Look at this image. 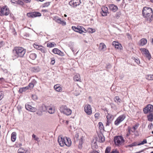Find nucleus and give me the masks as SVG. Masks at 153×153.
Wrapping results in <instances>:
<instances>
[{
	"label": "nucleus",
	"mask_w": 153,
	"mask_h": 153,
	"mask_svg": "<svg viewBox=\"0 0 153 153\" xmlns=\"http://www.w3.org/2000/svg\"><path fill=\"white\" fill-rule=\"evenodd\" d=\"M106 46L103 43H101L100 44L99 48L100 50L102 51H104Z\"/></svg>",
	"instance_id": "obj_25"
},
{
	"label": "nucleus",
	"mask_w": 153,
	"mask_h": 153,
	"mask_svg": "<svg viewBox=\"0 0 153 153\" xmlns=\"http://www.w3.org/2000/svg\"><path fill=\"white\" fill-rule=\"evenodd\" d=\"M47 111L48 112L51 114H53L55 112L54 108L49 106H48Z\"/></svg>",
	"instance_id": "obj_23"
},
{
	"label": "nucleus",
	"mask_w": 153,
	"mask_h": 153,
	"mask_svg": "<svg viewBox=\"0 0 153 153\" xmlns=\"http://www.w3.org/2000/svg\"><path fill=\"white\" fill-rule=\"evenodd\" d=\"M1 12L2 16H7L9 13V11L6 7H4L1 9Z\"/></svg>",
	"instance_id": "obj_11"
},
{
	"label": "nucleus",
	"mask_w": 153,
	"mask_h": 153,
	"mask_svg": "<svg viewBox=\"0 0 153 153\" xmlns=\"http://www.w3.org/2000/svg\"><path fill=\"white\" fill-rule=\"evenodd\" d=\"M106 118L107 120H111L112 121L114 119L113 116L109 114H108Z\"/></svg>",
	"instance_id": "obj_36"
},
{
	"label": "nucleus",
	"mask_w": 153,
	"mask_h": 153,
	"mask_svg": "<svg viewBox=\"0 0 153 153\" xmlns=\"http://www.w3.org/2000/svg\"><path fill=\"white\" fill-rule=\"evenodd\" d=\"M58 23L61 25L62 26H65L66 25V22L65 21L61 20V18L60 19Z\"/></svg>",
	"instance_id": "obj_37"
},
{
	"label": "nucleus",
	"mask_w": 153,
	"mask_h": 153,
	"mask_svg": "<svg viewBox=\"0 0 153 153\" xmlns=\"http://www.w3.org/2000/svg\"><path fill=\"white\" fill-rule=\"evenodd\" d=\"M60 19V18L58 17H55L54 18V19H53V20L58 23Z\"/></svg>",
	"instance_id": "obj_50"
},
{
	"label": "nucleus",
	"mask_w": 153,
	"mask_h": 153,
	"mask_svg": "<svg viewBox=\"0 0 153 153\" xmlns=\"http://www.w3.org/2000/svg\"><path fill=\"white\" fill-rule=\"evenodd\" d=\"M59 110L62 113L68 116L71 115L72 113V111L65 105L61 106L60 107Z\"/></svg>",
	"instance_id": "obj_3"
},
{
	"label": "nucleus",
	"mask_w": 153,
	"mask_h": 153,
	"mask_svg": "<svg viewBox=\"0 0 153 153\" xmlns=\"http://www.w3.org/2000/svg\"><path fill=\"white\" fill-rule=\"evenodd\" d=\"M4 94L2 92H0V100H1L3 97Z\"/></svg>",
	"instance_id": "obj_58"
},
{
	"label": "nucleus",
	"mask_w": 153,
	"mask_h": 153,
	"mask_svg": "<svg viewBox=\"0 0 153 153\" xmlns=\"http://www.w3.org/2000/svg\"><path fill=\"white\" fill-rule=\"evenodd\" d=\"M98 125L100 128H101V129H102V128L104 127L103 124L102 122H99L98 123Z\"/></svg>",
	"instance_id": "obj_51"
},
{
	"label": "nucleus",
	"mask_w": 153,
	"mask_h": 153,
	"mask_svg": "<svg viewBox=\"0 0 153 153\" xmlns=\"http://www.w3.org/2000/svg\"><path fill=\"white\" fill-rule=\"evenodd\" d=\"M134 61L136 62L138 64H139L140 63V62L139 59H138L134 58Z\"/></svg>",
	"instance_id": "obj_57"
},
{
	"label": "nucleus",
	"mask_w": 153,
	"mask_h": 153,
	"mask_svg": "<svg viewBox=\"0 0 153 153\" xmlns=\"http://www.w3.org/2000/svg\"><path fill=\"white\" fill-rule=\"evenodd\" d=\"M111 150V148L110 147H107L105 150V153H110Z\"/></svg>",
	"instance_id": "obj_45"
},
{
	"label": "nucleus",
	"mask_w": 153,
	"mask_h": 153,
	"mask_svg": "<svg viewBox=\"0 0 153 153\" xmlns=\"http://www.w3.org/2000/svg\"><path fill=\"white\" fill-rule=\"evenodd\" d=\"M27 150L24 149L23 148L21 147L18 150V153H27Z\"/></svg>",
	"instance_id": "obj_27"
},
{
	"label": "nucleus",
	"mask_w": 153,
	"mask_h": 153,
	"mask_svg": "<svg viewBox=\"0 0 153 153\" xmlns=\"http://www.w3.org/2000/svg\"><path fill=\"white\" fill-rule=\"evenodd\" d=\"M33 46L35 48L41 51L42 52L44 53L46 52V50L44 47L42 46H39L35 44H34Z\"/></svg>",
	"instance_id": "obj_13"
},
{
	"label": "nucleus",
	"mask_w": 153,
	"mask_h": 153,
	"mask_svg": "<svg viewBox=\"0 0 153 153\" xmlns=\"http://www.w3.org/2000/svg\"><path fill=\"white\" fill-rule=\"evenodd\" d=\"M80 3V0H72L69 2V4L71 6L75 7L79 5Z\"/></svg>",
	"instance_id": "obj_10"
},
{
	"label": "nucleus",
	"mask_w": 153,
	"mask_h": 153,
	"mask_svg": "<svg viewBox=\"0 0 153 153\" xmlns=\"http://www.w3.org/2000/svg\"><path fill=\"white\" fill-rule=\"evenodd\" d=\"M139 126V124L137 123L131 129L135 130L137 129Z\"/></svg>",
	"instance_id": "obj_44"
},
{
	"label": "nucleus",
	"mask_w": 153,
	"mask_h": 153,
	"mask_svg": "<svg viewBox=\"0 0 153 153\" xmlns=\"http://www.w3.org/2000/svg\"><path fill=\"white\" fill-rule=\"evenodd\" d=\"M10 2L12 4H17V1H15V0H11Z\"/></svg>",
	"instance_id": "obj_62"
},
{
	"label": "nucleus",
	"mask_w": 153,
	"mask_h": 153,
	"mask_svg": "<svg viewBox=\"0 0 153 153\" xmlns=\"http://www.w3.org/2000/svg\"><path fill=\"white\" fill-rule=\"evenodd\" d=\"M138 144L136 142H134L132 144L128 145V147H132L133 146H139L138 145Z\"/></svg>",
	"instance_id": "obj_40"
},
{
	"label": "nucleus",
	"mask_w": 153,
	"mask_h": 153,
	"mask_svg": "<svg viewBox=\"0 0 153 153\" xmlns=\"http://www.w3.org/2000/svg\"><path fill=\"white\" fill-rule=\"evenodd\" d=\"M109 8L110 10L113 12H115L118 9L117 6L113 4H111L109 6Z\"/></svg>",
	"instance_id": "obj_17"
},
{
	"label": "nucleus",
	"mask_w": 153,
	"mask_h": 153,
	"mask_svg": "<svg viewBox=\"0 0 153 153\" xmlns=\"http://www.w3.org/2000/svg\"><path fill=\"white\" fill-rule=\"evenodd\" d=\"M16 136H11V140L13 142H14L16 139Z\"/></svg>",
	"instance_id": "obj_54"
},
{
	"label": "nucleus",
	"mask_w": 153,
	"mask_h": 153,
	"mask_svg": "<svg viewBox=\"0 0 153 153\" xmlns=\"http://www.w3.org/2000/svg\"><path fill=\"white\" fill-rule=\"evenodd\" d=\"M128 133L126 134V137H128L131 134V127H128Z\"/></svg>",
	"instance_id": "obj_48"
},
{
	"label": "nucleus",
	"mask_w": 153,
	"mask_h": 153,
	"mask_svg": "<svg viewBox=\"0 0 153 153\" xmlns=\"http://www.w3.org/2000/svg\"><path fill=\"white\" fill-rule=\"evenodd\" d=\"M58 23L61 25L62 26H65L66 25V22L65 21L61 20V18L60 19Z\"/></svg>",
	"instance_id": "obj_38"
},
{
	"label": "nucleus",
	"mask_w": 153,
	"mask_h": 153,
	"mask_svg": "<svg viewBox=\"0 0 153 153\" xmlns=\"http://www.w3.org/2000/svg\"><path fill=\"white\" fill-rule=\"evenodd\" d=\"M53 52L55 54H58L60 56H64V53L58 48H55L52 50Z\"/></svg>",
	"instance_id": "obj_15"
},
{
	"label": "nucleus",
	"mask_w": 153,
	"mask_h": 153,
	"mask_svg": "<svg viewBox=\"0 0 153 153\" xmlns=\"http://www.w3.org/2000/svg\"><path fill=\"white\" fill-rule=\"evenodd\" d=\"M72 28L75 31L78 32L80 33L87 32L86 30L82 27L80 26H78L77 27L75 26H73Z\"/></svg>",
	"instance_id": "obj_5"
},
{
	"label": "nucleus",
	"mask_w": 153,
	"mask_h": 153,
	"mask_svg": "<svg viewBox=\"0 0 153 153\" xmlns=\"http://www.w3.org/2000/svg\"><path fill=\"white\" fill-rule=\"evenodd\" d=\"M102 11L101 13L102 16H105L107 15V13H108V10L107 7H103L101 8Z\"/></svg>",
	"instance_id": "obj_14"
},
{
	"label": "nucleus",
	"mask_w": 153,
	"mask_h": 153,
	"mask_svg": "<svg viewBox=\"0 0 153 153\" xmlns=\"http://www.w3.org/2000/svg\"><path fill=\"white\" fill-rule=\"evenodd\" d=\"M112 120H108L107 121V122L106 123V126H109L110 124L111 123Z\"/></svg>",
	"instance_id": "obj_52"
},
{
	"label": "nucleus",
	"mask_w": 153,
	"mask_h": 153,
	"mask_svg": "<svg viewBox=\"0 0 153 153\" xmlns=\"http://www.w3.org/2000/svg\"><path fill=\"white\" fill-rule=\"evenodd\" d=\"M114 141L116 145H121L124 142L123 137L120 136H115L114 138Z\"/></svg>",
	"instance_id": "obj_4"
},
{
	"label": "nucleus",
	"mask_w": 153,
	"mask_h": 153,
	"mask_svg": "<svg viewBox=\"0 0 153 153\" xmlns=\"http://www.w3.org/2000/svg\"><path fill=\"white\" fill-rule=\"evenodd\" d=\"M145 56L149 60H150L151 58V54L149 52V53H147V54H146Z\"/></svg>",
	"instance_id": "obj_43"
},
{
	"label": "nucleus",
	"mask_w": 153,
	"mask_h": 153,
	"mask_svg": "<svg viewBox=\"0 0 153 153\" xmlns=\"http://www.w3.org/2000/svg\"><path fill=\"white\" fill-rule=\"evenodd\" d=\"M58 23L61 25L62 26H65L66 25V22L65 21L61 20V18L60 19Z\"/></svg>",
	"instance_id": "obj_39"
},
{
	"label": "nucleus",
	"mask_w": 153,
	"mask_h": 153,
	"mask_svg": "<svg viewBox=\"0 0 153 153\" xmlns=\"http://www.w3.org/2000/svg\"><path fill=\"white\" fill-rule=\"evenodd\" d=\"M54 88L57 91L61 92L62 91V89L61 87L59 84H56L54 86Z\"/></svg>",
	"instance_id": "obj_19"
},
{
	"label": "nucleus",
	"mask_w": 153,
	"mask_h": 153,
	"mask_svg": "<svg viewBox=\"0 0 153 153\" xmlns=\"http://www.w3.org/2000/svg\"><path fill=\"white\" fill-rule=\"evenodd\" d=\"M146 78L149 80H153V74H149L146 75Z\"/></svg>",
	"instance_id": "obj_33"
},
{
	"label": "nucleus",
	"mask_w": 153,
	"mask_h": 153,
	"mask_svg": "<svg viewBox=\"0 0 153 153\" xmlns=\"http://www.w3.org/2000/svg\"><path fill=\"white\" fill-rule=\"evenodd\" d=\"M73 78L74 80L76 81H79L80 80V76L79 74L76 75Z\"/></svg>",
	"instance_id": "obj_30"
},
{
	"label": "nucleus",
	"mask_w": 153,
	"mask_h": 153,
	"mask_svg": "<svg viewBox=\"0 0 153 153\" xmlns=\"http://www.w3.org/2000/svg\"><path fill=\"white\" fill-rule=\"evenodd\" d=\"M126 118V116L125 114H122L119 116L114 122V124L118 126L119 124L123 121Z\"/></svg>",
	"instance_id": "obj_7"
},
{
	"label": "nucleus",
	"mask_w": 153,
	"mask_h": 153,
	"mask_svg": "<svg viewBox=\"0 0 153 153\" xmlns=\"http://www.w3.org/2000/svg\"><path fill=\"white\" fill-rule=\"evenodd\" d=\"M147 143V140L146 139H144L140 143L138 144V145L140 146L142 145H143L145 143Z\"/></svg>",
	"instance_id": "obj_46"
},
{
	"label": "nucleus",
	"mask_w": 153,
	"mask_h": 153,
	"mask_svg": "<svg viewBox=\"0 0 153 153\" xmlns=\"http://www.w3.org/2000/svg\"><path fill=\"white\" fill-rule=\"evenodd\" d=\"M143 54H144L145 55L147 54V53H149V51L148 50H146L145 48H141L140 49Z\"/></svg>",
	"instance_id": "obj_32"
},
{
	"label": "nucleus",
	"mask_w": 153,
	"mask_h": 153,
	"mask_svg": "<svg viewBox=\"0 0 153 153\" xmlns=\"http://www.w3.org/2000/svg\"><path fill=\"white\" fill-rule=\"evenodd\" d=\"M37 55L35 53H31L30 54L29 57L32 60H34L36 57Z\"/></svg>",
	"instance_id": "obj_35"
},
{
	"label": "nucleus",
	"mask_w": 153,
	"mask_h": 153,
	"mask_svg": "<svg viewBox=\"0 0 153 153\" xmlns=\"http://www.w3.org/2000/svg\"><path fill=\"white\" fill-rule=\"evenodd\" d=\"M112 44L114 46L116 49H119L120 48V47L121 46L120 44L118 42H116V41L113 42H112Z\"/></svg>",
	"instance_id": "obj_20"
},
{
	"label": "nucleus",
	"mask_w": 153,
	"mask_h": 153,
	"mask_svg": "<svg viewBox=\"0 0 153 153\" xmlns=\"http://www.w3.org/2000/svg\"><path fill=\"white\" fill-rule=\"evenodd\" d=\"M84 111L87 114L91 115L92 113L91 108L90 105L86 104L84 107Z\"/></svg>",
	"instance_id": "obj_9"
},
{
	"label": "nucleus",
	"mask_w": 153,
	"mask_h": 153,
	"mask_svg": "<svg viewBox=\"0 0 153 153\" xmlns=\"http://www.w3.org/2000/svg\"><path fill=\"white\" fill-rule=\"evenodd\" d=\"M55 59L54 58H51V63L52 65L54 64L55 63Z\"/></svg>",
	"instance_id": "obj_53"
},
{
	"label": "nucleus",
	"mask_w": 153,
	"mask_h": 153,
	"mask_svg": "<svg viewBox=\"0 0 153 153\" xmlns=\"http://www.w3.org/2000/svg\"><path fill=\"white\" fill-rule=\"evenodd\" d=\"M83 137H82L80 139H79L78 141H77V142L78 143V148L79 149H81L82 148V144L83 143Z\"/></svg>",
	"instance_id": "obj_22"
},
{
	"label": "nucleus",
	"mask_w": 153,
	"mask_h": 153,
	"mask_svg": "<svg viewBox=\"0 0 153 153\" xmlns=\"http://www.w3.org/2000/svg\"><path fill=\"white\" fill-rule=\"evenodd\" d=\"M147 118L148 121L152 122L153 121V112L150 113L147 116Z\"/></svg>",
	"instance_id": "obj_24"
},
{
	"label": "nucleus",
	"mask_w": 153,
	"mask_h": 153,
	"mask_svg": "<svg viewBox=\"0 0 153 153\" xmlns=\"http://www.w3.org/2000/svg\"><path fill=\"white\" fill-rule=\"evenodd\" d=\"M31 82L34 85L36 84L37 83V82L35 80L33 79Z\"/></svg>",
	"instance_id": "obj_64"
},
{
	"label": "nucleus",
	"mask_w": 153,
	"mask_h": 153,
	"mask_svg": "<svg viewBox=\"0 0 153 153\" xmlns=\"http://www.w3.org/2000/svg\"><path fill=\"white\" fill-rule=\"evenodd\" d=\"M56 45V44L54 42H49L47 44V47L49 48H52L54 46H55Z\"/></svg>",
	"instance_id": "obj_31"
},
{
	"label": "nucleus",
	"mask_w": 153,
	"mask_h": 153,
	"mask_svg": "<svg viewBox=\"0 0 153 153\" xmlns=\"http://www.w3.org/2000/svg\"><path fill=\"white\" fill-rule=\"evenodd\" d=\"M48 106H46L45 105H42L40 107V110L42 111H47Z\"/></svg>",
	"instance_id": "obj_29"
},
{
	"label": "nucleus",
	"mask_w": 153,
	"mask_h": 153,
	"mask_svg": "<svg viewBox=\"0 0 153 153\" xmlns=\"http://www.w3.org/2000/svg\"><path fill=\"white\" fill-rule=\"evenodd\" d=\"M153 126V125L152 123H150L149 124L148 126L149 127L150 129H151L152 128Z\"/></svg>",
	"instance_id": "obj_63"
},
{
	"label": "nucleus",
	"mask_w": 153,
	"mask_h": 153,
	"mask_svg": "<svg viewBox=\"0 0 153 153\" xmlns=\"http://www.w3.org/2000/svg\"><path fill=\"white\" fill-rule=\"evenodd\" d=\"M147 43V40L145 38L142 39L140 41L139 45L141 46H143Z\"/></svg>",
	"instance_id": "obj_21"
},
{
	"label": "nucleus",
	"mask_w": 153,
	"mask_h": 153,
	"mask_svg": "<svg viewBox=\"0 0 153 153\" xmlns=\"http://www.w3.org/2000/svg\"><path fill=\"white\" fill-rule=\"evenodd\" d=\"M32 97L33 100H36L37 99V96L35 95H32Z\"/></svg>",
	"instance_id": "obj_60"
},
{
	"label": "nucleus",
	"mask_w": 153,
	"mask_h": 153,
	"mask_svg": "<svg viewBox=\"0 0 153 153\" xmlns=\"http://www.w3.org/2000/svg\"><path fill=\"white\" fill-rule=\"evenodd\" d=\"M114 100L115 102L117 103H121V100L119 96H116L114 98Z\"/></svg>",
	"instance_id": "obj_28"
},
{
	"label": "nucleus",
	"mask_w": 153,
	"mask_h": 153,
	"mask_svg": "<svg viewBox=\"0 0 153 153\" xmlns=\"http://www.w3.org/2000/svg\"><path fill=\"white\" fill-rule=\"evenodd\" d=\"M50 2H48L45 3L42 5L43 7H48L49 5H50Z\"/></svg>",
	"instance_id": "obj_49"
},
{
	"label": "nucleus",
	"mask_w": 153,
	"mask_h": 153,
	"mask_svg": "<svg viewBox=\"0 0 153 153\" xmlns=\"http://www.w3.org/2000/svg\"><path fill=\"white\" fill-rule=\"evenodd\" d=\"M88 31L91 33H93L95 31V30L94 29L89 28L88 29Z\"/></svg>",
	"instance_id": "obj_56"
},
{
	"label": "nucleus",
	"mask_w": 153,
	"mask_h": 153,
	"mask_svg": "<svg viewBox=\"0 0 153 153\" xmlns=\"http://www.w3.org/2000/svg\"><path fill=\"white\" fill-rule=\"evenodd\" d=\"M26 109L30 111L35 112L36 111V108H35L33 107L31 105H29L28 103H26L25 105Z\"/></svg>",
	"instance_id": "obj_12"
},
{
	"label": "nucleus",
	"mask_w": 153,
	"mask_h": 153,
	"mask_svg": "<svg viewBox=\"0 0 153 153\" xmlns=\"http://www.w3.org/2000/svg\"><path fill=\"white\" fill-rule=\"evenodd\" d=\"M152 9L149 7H145L143 9L142 11V14L144 18H147L146 20L149 21L150 22L152 20L153 17L152 13Z\"/></svg>",
	"instance_id": "obj_1"
},
{
	"label": "nucleus",
	"mask_w": 153,
	"mask_h": 153,
	"mask_svg": "<svg viewBox=\"0 0 153 153\" xmlns=\"http://www.w3.org/2000/svg\"><path fill=\"white\" fill-rule=\"evenodd\" d=\"M65 141L64 144L68 147H69L71 145V142L70 138L65 137Z\"/></svg>",
	"instance_id": "obj_18"
},
{
	"label": "nucleus",
	"mask_w": 153,
	"mask_h": 153,
	"mask_svg": "<svg viewBox=\"0 0 153 153\" xmlns=\"http://www.w3.org/2000/svg\"><path fill=\"white\" fill-rule=\"evenodd\" d=\"M65 137L63 138L62 137L60 138L59 137L58 139V142L59 143V145L61 146H64V143H65Z\"/></svg>",
	"instance_id": "obj_16"
},
{
	"label": "nucleus",
	"mask_w": 153,
	"mask_h": 153,
	"mask_svg": "<svg viewBox=\"0 0 153 153\" xmlns=\"http://www.w3.org/2000/svg\"><path fill=\"white\" fill-rule=\"evenodd\" d=\"M88 153H99V152L96 150H92L90 151Z\"/></svg>",
	"instance_id": "obj_59"
},
{
	"label": "nucleus",
	"mask_w": 153,
	"mask_h": 153,
	"mask_svg": "<svg viewBox=\"0 0 153 153\" xmlns=\"http://www.w3.org/2000/svg\"><path fill=\"white\" fill-rule=\"evenodd\" d=\"M34 85L33 84V83L31 82L28 85L27 87V88L29 89L30 88L31 89H32L34 87Z\"/></svg>",
	"instance_id": "obj_42"
},
{
	"label": "nucleus",
	"mask_w": 153,
	"mask_h": 153,
	"mask_svg": "<svg viewBox=\"0 0 153 153\" xmlns=\"http://www.w3.org/2000/svg\"><path fill=\"white\" fill-rule=\"evenodd\" d=\"M27 89H28L27 88V86L21 88L19 90V92L20 93H22L24 91H26Z\"/></svg>",
	"instance_id": "obj_34"
},
{
	"label": "nucleus",
	"mask_w": 153,
	"mask_h": 153,
	"mask_svg": "<svg viewBox=\"0 0 153 153\" xmlns=\"http://www.w3.org/2000/svg\"><path fill=\"white\" fill-rule=\"evenodd\" d=\"M27 16L30 18H34L40 16H41V14L39 12H35L28 13L27 14Z\"/></svg>",
	"instance_id": "obj_8"
},
{
	"label": "nucleus",
	"mask_w": 153,
	"mask_h": 153,
	"mask_svg": "<svg viewBox=\"0 0 153 153\" xmlns=\"http://www.w3.org/2000/svg\"><path fill=\"white\" fill-rule=\"evenodd\" d=\"M17 4L22 6H23L24 4L23 2L19 0L18 1H17Z\"/></svg>",
	"instance_id": "obj_47"
},
{
	"label": "nucleus",
	"mask_w": 153,
	"mask_h": 153,
	"mask_svg": "<svg viewBox=\"0 0 153 153\" xmlns=\"http://www.w3.org/2000/svg\"><path fill=\"white\" fill-rule=\"evenodd\" d=\"M98 137H99V142L102 143L104 141L105 138L103 135H98Z\"/></svg>",
	"instance_id": "obj_26"
},
{
	"label": "nucleus",
	"mask_w": 153,
	"mask_h": 153,
	"mask_svg": "<svg viewBox=\"0 0 153 153\" xmlns=\"http://www.w3.org/2000/svg\"><path fill=\"white\" fill-rule=\"evenodd\" d=\"M26 52V50L23 48L16 47L14 48L12 52L16 58L23 57Z\"/></svg>",
	"instance_id": "obj_2"
},
{
	"label": "nucleus",
	"mask_w": 153,
	"mask_h": 153,
	"mask_svg": "<svg viewBox=\"0 0 153 153\" xmlns=\"http://www.w3.org/2000/svg\"><path fill=\"white\" fill-rule=\"evenodd\" d=\"M32 137L34 139V140L38 141V142H40V141L39 140V138L37 137L34 134H33L32 135Z\"/></svg>",
	"instance_id": "obj_41"
},
{
	"label": "nucleus",
	"mask_w": 153,
	"mask_h": 153,
	"mask_svg": "<svg viewBox=\"0 0 153 153\" xmlns=\"http://www.w3.org/2000/svg\"><path fill=\"white\" fill-rule=\"evenodd\" d=\"M143 111L145 114H147L149 112L150 113L153 112V105L150 104L148 105L144 108Z\"/></svg>",
	"instance_id": "obj_6"
},
{
	"label": "nucleus",
	"mask_w": 153,
	"mask_h": 153,
	"mask_svg": "<svg viewBox=\"0 0 153 153\" xmlns=\"http://www.w3.org/2000/svg\"><path fill=\"white\" fill-rule=\"evenodd\" d=\"M79 137V135L78 133L76 134L74 137L75 140V138L76 139V140H77V139Z\"/></svg>",
	"instance_id": "obj_61"
},
{
	"label": "nucleus",
	"mask_w": 153,
	"mask_h": 153,
	"mask_svg": "<svg viewBox=\"0 0 153 153\" xmlns=\"http://www.w3.org/2000/svg\"><path fill=\"white\" fill-rule=\"evenodd\" d=\"M100 116V114L99 113H96L94 115V116L95 118L97 119H98V117H99Z\"/></svg>",
	"instance_id": "obj_55"
}]
</instances>
